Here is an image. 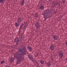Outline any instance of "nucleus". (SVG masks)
<instances>
[{
	"instance_id": "b1692460",
	"label": "nucleus",
	"mask_w": 67,
	"mask_h": 67,
	"mask_svg": "<svg viewBox=\"0 0 67 67\" xmlns=\"http://www.w3.org/2000/svg\"><path fill=\"white\" fill-rule=\"evenodd\" d=\"M60 3H56L55 4V5H59L58 6H59H59H60Z\"/></svg>"
},
{
	"instance_id": "39448f33",
	"label": "nucleus",
	"mask_w": 67,
	"mask_h": 67,
	"mask_svg": "<svg viewBox=\"0 0 67 67\" xmlns=\"http://www.w3.org/2000/svg\"><path fill=\"white\" fill-rule=\"evenodd\" d=\"M23 45H22L21 46V47H23V48L21 47V48H22V49H23V50L24 51V55H26V47H25Z\"/></svg>"
},
{
	"instance_id": "bb28decb",
	"label": "nucleus",
	"mask_w": 67,
	"mask_h": 67,
	"mask_svg": "<svg viewBox=\"0 0 67 67\" xmlns=\"http://www.w3.org/2000/svg\"><path fill=\"white\" fill-rule=\"evenodd\" d=\"M4 0H0V3H3V1Z\"/></svg>"
},
{
	"instance_id": "4be33fe9",
	"label": "nucleus",
	"mask_w": 67,
	"mask_h": 67,
	"mask_svg": "<svg viewBox=\"0 0 67 67\" xmlns=\"http://www.w3.org/2000/svg\"><path fill=\"white\" fill-rule=\"evenodd\" d=\"M40 9L43 10L44 9V6L41 5L40 6Z\"/></svg>"
},
{
	"instance_id": "a878e982",
	"label": "nucleus",
	"mask_w": 67,
	"mask_h": 67,
	"mask_svg": "<svg viewBox=\"0 0 67 67\" xmlns=\"http://www.w3.org/2000/svg\"><path fill=\"white\" fill-rule=\"evenodd\" d=\"M35 63H36L37 64V65H38V62L36 61V60H35Z\"/></svg>"
},
{
	"instance_id": "6ab92c4d",
	"label": "nucleus",
	"mask_w": 67,
	"mask_h": 67,
	"mask_svg": "<svg viewBox=\"0 0 67 67\" xmlns=\"http://www.w3.org/2000/svg\"><path fill=\"white\" fill-rule=\"evenodd\" d=\"M50 17H51V16H50V17H44V21H45L48 18H50Z\"/></svg>"
},
{
	"instance_id": "9d476101",
	"label": "nucleus",
	"mask_w": 67,
	"mask_h": 67,
	"mask_svg": "<svg viewBox=\"0 0 67 67\" xmlns=\"http://www.w3.org/2000/svg\"><path fill=\"white\" fill-rule=\"evenodd\" d=\"M53 39L54 40H58V38H57V36L55 35L53 36Z\"/></svg>"
},
{
	"instance_id": "5701e85b",
	"label": "nucleus",
	"mask_w": 67,
	"mask_h": 67,
	"mask_svg": "<svg viewBox=\"0 0 67 67\" xmlns=\"http://www.w3.org/2000/svg\"><path fill=\"white\" fill-rule=\"evenodd\" d=\"M66 2V0H62V1H61V3H65Z\"/></svg>"
},
{
	"instance_id": "20e7f679",
	"label": "nucleus",
	"mask_w": 67,
	"mask_h": 67,
	"mask_svg": "<svg viewBox=\"0 0 67 67\" xmlns=\"http://www.w3.org/2000/svg\"><path fill=\"white\" fill-rule=\"evenodd\" d=\"M35 26L37 29H39L40 28L41 25H40V22H38L36 23L35 24Z\"/></svg>"
},
{
	"instance_id": "c756f323",
	"label": "nucleus",
	"mask_w": 67,
	"mask_h": 67,
	"mask_svg": "<svg viewBox=\"0 0 67 67\" xmlns=\"http://www.w3.org/2000/svg\"><path fill=\"white\" fill-rule=\"evenodd\" d=\"M37 56H38V54H37L35 55L36 57H37Z\"/></svg>"
},
{
	"instance_id": "f03ea898",
	"label": "nucleus",
	"mask_w": 67,
	"mask_h": 67,
	"mask_svg": "<svg viewBox=\"0 0 67 67\" xmlns=\"http://www.w3.org/2000/svg\"><path fill=\"white\" fill-rule=\"evenodd\" d=\"M44 13L43 14V15L44 17H48L49 14H51V12L49 11V9H47L45 10L44 11Z\"/></svg>"
},
{
	"instance_id": "412c9836",
	"label": "nucleus",
	"mask_w": 67,
	"mask_h": 67,
	"mask_svg": "<svg viewBox=\"0 0 67 67\" xmlns=\"http://www.w3.org/2000/svg\"><path fill=\"white\" fill-rule=\"evenodd\" d=\"M44 63H45V62L43 60H42L40 61V63L41 64H44Z\"/></svg>"
},
{
	"instance_id": "c85d7f7f",
	"label": "nucleus",
	"mask_w": 67,
	"mask_h": 67,
	"mask_svg": "<svg viewBox=\"0 0 67 67\" xmlns=\"http://www.w3.org/2000/svg\"><path fill=\"white\" fill-rule=\"evenodd\" d=\"M53 59H54V58H52L51 59V60L53 61Z\"/></svg>"
},
{
	"instance_id": "7c9ffc66",
	"label": "nucleus",
	"mask_w": 67,
	"mask_h": 67,
	"mask_svg": "<svg viewBox=\"0 0 67 67\" xmlns=\"http://www.w3.org/2000/svg\"><path fill=\"white\" fill-rule=\"evenodd\" d=\"M65 44L66 45V46H67V41L66 42Z\"/></svg>"
},
{
	"instance_id": "393cba45",
	"label": "nucleus",
	"mask_w": 67,
	"mask_h": 67,
	"mask_svg": "<svg viewBox=\"0 0 67 67\" xmlns=\"http://www.w3.org/2000/svg\"><path fill=\"white\" fill-rule=\"evenodd\" d=\"M55 5H56V4H55L54 3L53 5H52V8H55Z\"/></svg>"
},
{
	"instance_id": "2f4dec72",
	"label": "nucleus",
	"mask_w": 67,
	"mask_h": 67,
	"mask_svg": "<svg viewBox=\"0 0 67 67\" xmlns=\"http://www.w3.org/2000/svg\"><path fill=\"white\" fill-rule=\"evenodd\" d=\"M57 12L56 11L55 12V14H57Z\"/></svg>"
},
{
	"instance_id": "423d86ee",
	"label": "nucleus",
	"mask_w": 67,
	"mask_h": 67,
	"mask_svg": "<svg viewBox=\"0 0 67 67\" xmlns=\"http://www.w3.org/2000/svg\"><path fill=\"white\" fill-rule=\"evenodd\" d=\"M58 53L59 54V57H60V58H62L63 56H64L62 52V51H60L58 52Z\"/></svg>"
},
{
	"instance_id": "72a5a7b5",
	"label": "nucleus",
	"mask_w": 67,
	"mask_h": 67,
	"mask_svg": "<svg viewBox=\"0 0 67 67\" xmlns=\"http://www.w3.org/2000/svg\"><path fill=\"white\" fill-rule=\"evenodd\" d=\"M26 1L27 0H26Z\"/></svg>"
},
{
	"instance_id": "4468645a",
	"label": "nucleus",
	"mask_w": 67,
	"mask_h": 67,
	"mask_svg": "<svg viewBox=\"0 0 67 67\" xmlns=\"http://www.w3.org/2000/svg\"><path fill=\"white\" fill-rule=\"evenodd\" d=\"M24 38V37H23V35H21V38L20 40L21 43L22 42V41H23V40Z\"/></svg>"
},
{
	"instance_id": "cd10ccee",
	"label": "nucleus",
	"mask_w": 67,
	"mask_h": 67,
	"mask_svg": "<svg viewBox=\"0 0 67 67\" xmlns=\"http://www.w3.org/2000/svg\"><path fill=\"white\" fill-rule=\"evenodd\" d=\"M5 63L4 60H3L1 62V64H4Z\"/></svg>"
},
{
	"instance_id": "aec40b11",
	"label": "nucleus",
	"mask_w": 67,
	"mask_h": 67,
	"mask_svg": "<svg viewBox=\"0 0 67 67\" xmlns=\"http://www.w3.org/2000/svg\"><path fill=\"white\" fill-rule=\"evenodd\" d=\"M47 65L48 66H51V65L52 64H51V63H50L49 62H48L47 63Z\"/></svg>"
},
{
	"instance_id": "a211bd4d",
	"label": "nucleus",
	"mask_w": 67,
	"mask_h": 67,
	"mask_svg": "<svg viewBox=\"0 0 67 67\" xmlns=\"http://www.w3.org/2000/svg\"><path fill=\"white\" fill-rule=\"evenodd\" d=\"M24 0H22V1L21 2V4L22 5H23L24 4Z\"/></svg>"
},
{
	"instance_id": "9b49d317",
	"label": "nucleus",
	"mask_w": 67,
	"mask_h": 67,
	"mask_svg": "<svg viewBox=\"0 0 67 67\" xmlns=\"http://www.w3.org/2000/svg\"><path fill=\"white\" fill-rule=\"evenodd\" d=\"M19 52H21L22 53V55L24 56V53L23 52V51L22 50V49H19V50H18Z\"/></svg>"
},
{
	"instance_id": "6e6552de",
	"label": "nucleus",
	"mask_w": 67,
	"mask_h": 67,
	"mask_svg": "<svg viewBox=\"0 0 67 67\" xmlns=\"http://www.w3.org/2000/svg\"><path fill=\"white\" fill-rule=\"evenodd\" d=\"M20 41L19 40V39L18 38H16L14 39V42L16 43V44H18V42H19V41Z\"/></svg>"
},
{
	"instance_id": "ddd939ff",
	"label": "nucleus",
	"mask_w": 67,
	"mask_h": 67,
	"mask_svg": "<svg viewBox=\"0 0 67 67\" xmlns=\"http://www.w3.org/2000/svg\"><path fill=\"white\" fill-rule=\"evenodd\" d=\"M50 49L52 51H53L54 49V47L53 45L51 46L50 47Z\"/></svg>"
},
{
	"instance_id": "1a4fd4ad",
	"label": "nucleus",
	"mask_w": 67,
	"mask_h": 67,
	"mask_svg": "<svg viewBox=\"0 0 67 67\" xmlns=\"http://www.w3.org/2000/svg\"><path fill=\"white\" fill-rule=\"evenodd\" d=\"M28 57L30 60H31L32 61H33V58L32 57V55H28Z\"/></svg>"
},
{
	"instance_id": "f8f14e48",
	"label": "nucleus",
	"mask_w": 67,
	"mask_h": 67,
	"mask_svg": "<svg viewBox=\"0 0 67 67\" xmlns=\"http://www.w3.org/2000/svg\"><path fill=\"white\" fill-rule=\"evenodd\" d=\"M28 49L29 50V51H32V48H31L30 46H29L27 47Z\"/></svg>"
},
{
	"instance_id": "dca6fc26",
	"label": "nucleus",
	"mask_w": 67,
	"mask_h": 67,
	"mask_svg": "<svg viewBox=\"0 0 67 67\" xmlns=\"http://www.w3.org/2000/svg\"><path fill=\"white\" fill-rule=\"evenodd\" d=\"M14 58L12 57L10 59V62H12L14 61Z\"/></svg>"
},
{
	"instance_id": "f257e3e1",
	"label": "nucleus",
	"mask_w": 67,
	"mask_h": 67,
	"mask_svg": "<svg viewBox=\"0 0 67 67\" xmlns=\"http://www.w3.org/2000/svg\"><path fill=\"white\" fill-rule=\"evenodd\" d=\"M14 58H16V59H18V60L16 61V64H20V63L21 61L23 60V59H24V58H23L22 57V54H21L18 52H16L14 54Z\"/></svg>"
},
{
	"instance_id": "0eeeda50",
	"label": "nucleus",
	"mask_w": 67,
	"mask_h": 67,
	"mask_svg": "<svg viewBox=\"0 0 67 67\" xmlns=\"http://www.w3.org/2000/svg\"><path fill=\"white\" fill-rule=\"evenodd\" d=\"M22 21V18L21 17H19L17 21V22L19 23H20Z\"/></svg>"
},
{
	"instance_id": "7ed1b4c3",
	"label": "nucleus",
	"mask_w": 67,
	"mask_h": 67,
	"mask_svg": "<svg viewBox=\"0 0 67 67\" xmlns=\"http://www.w3.org/2000/svg\"><path fill=\"white\" fill-rule=\"evenodd\" d=\"M24 25V24H23V23L20 26L19 28V31L18 34H19L21 33V31H20V30H23V28H24V30H25L26 28L27 27V26L28 25L27 24H26L23 27Z\"/></svg>"
},
{
	"instance_id": "f3484780",
	"label": "nucleus",
	"mask_w": 67,
	"mask_h": 67,
	"mask_svg": "<svg viewBox=\"0 0 67 67\" xmlns=\"http://www.w3.org/2000/svg\"><path fill=\"white\" fill-rule=\"evenodd\" d=\"M38 15L37 13H35V15L34 18H38Z\"/></svg>"
},
{
	"instance_id": "2eb2a0df",
	"label": "nucleus",
	"mask_w": 67,
	"mask_h": 67,
	"mask_svg": "<svg viewBox=\"0 0 67 67\" xmlns=\"http://www.w3.org/2000/svg\"><path fill=\"white\" fill-rule=\"evenodd\" d=\"M19 23H16L15 24V25L16 27H18V26H19Z\"/></svg>"
},
{
	"instance_id": "473e14b6",
	"label": "nucleus",
	"mask_w": 67,
	"mask_h": 67,
	"mask_svg": "<svg viewBox=\"0 0 67 67\" xmlns=\"http://www.w3.org/2000/svg\"><path fill=\"white\" fill-rule=\"evenodd\" d=\"M66 62H67V58H66Z\"/></svg>"
}]
</instances>
